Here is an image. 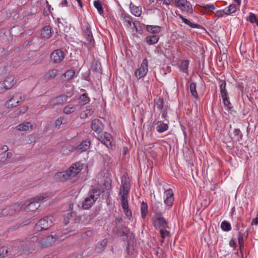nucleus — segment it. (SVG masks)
<instances>
[{
    "mask_svg": "<svg viewBox=\"0 0 258 258\" xmlns=\"http://www.w3.org/2000/svg\"><path fill=\"white\" fill-rule=\"evenodd\" d=\"M48 196V193H43L30 199L28 202H26L24 204H19L23 205L22 210H28L31 211H35L40 206L39 201L47 198Z\"/></svg>",
    "mask_w": 258,
    "mask_h": 258,
    "instance_id": "nucleus-1",
    "label": "nucleus"
},
{
    "mask_svg": "<svg viewBox=\"0 0 258 258\" xmlns=\"http://www.w3.org/2000/svg\"><path fill=\"white\" fill-rule=\"evenodd\" d=\"M54 220L53 216H44L35 224V231L40 232L49 229L53 225Z\"/></svg>",
    "mask_w": 258,
    "mask_h": 258,
    "instance_id": "nucleus-2",
    "label": "nucleus"
},
{
    "mask_svg": "<svg viewBox=\"0 0 258 258\" xmlns=\"http://www.w3.org/2000/svg\"><path fill=\"white\" fill-rule=\"evenodd\" d=\"M121 183L119 194L121 195V197L128 198L131 184L127 174H125L123 175L121 178Z\"/></svg>",
    "mask_w": 258,
    "mask_h": 258,
    "instance_id": "nucleus-3",
    "label": "nucleus"
},
{
    "mask_svg": "<svg viewBox=\"0 0 258 258\" xmlns=\"http://www.w3.org/2000/svg\"><path fill=\"white\" fill-rule=\"evenodd\" d=\"M22 205L14 203L3 209L1 215L3 216H8L14 215L15 213L22 211Z\"/></svg>",
    "mask_w": 258,
    "mask_h": 258,
    "instance_id": "nucleus-4",
    "label": "nucleus"
},
{
    "mask_svg": "<svg viewBox=\"0 0 258 258\" xmlns=\"http://www.w3.org/2000/svg\"><path fill=\"white\" fill-rule=\"evenodd\" d=\"M175 6L187 14L193 13V9L190 3L187 0H174Z\"/></svg>",
    "mask_w": 258,
    "mask_h": 258,
    "instance_id": "nucleus-5",
    "label": "nucleus"
},
{
    "mask_svg": "<svg viewBox=\"0 0 258 258\" xmlns=\"http://www.w3.org/2000/svg\"><path fill=\"white\" fill-rule=\"evenodd\" d=\"M91 145L90 140H85L77 146H70V150L72 152H75L77 154H80L86 151L89 149Z\"/></svg>",
    "mask_w": 258,
    "mask_h": 258,
    "instance_id": "nucleus-6",
    "label": "nucleus"
},
{
    "mask_svg": "<svg viewBox=\"0 0 258 258\" xmlns=\"http://www.w3.org/2000/svg\"><path fill=\"white\" fill-rule=\"evenodd\" d=\"M148 72V61L146 58H145L141 64V67L136 70L135 75L137 79H140L144 77Z\"/></svg>",
    "mask_w": 258,
    "mask_h": 258,
    "instance_id": "nucleus-7",
    "label": "nucleus"
},
{
    "mask_svg": "<svg viewBox=\"0 0 258 258\" xmlns=\"http://www.w3.org/2000/svg\"><path fill=\"white\" fill-rule=\"evenodd\" d=\"M96 138L101 143L105 145L108 149L112 148L113 138L110 134L104 132L102 135H98Z\"/></svg>",
    "mask_w": 258,
    "mask_h": 258,
    "instance_id": "nucleus-8",
    "label": "nucleus"
},
{
    "mask_svg": "<svg viewBox=\"0 0 258 258\" xmlns=\"http://www.w3.org/2000/svg\"><path fill=\"white\" fill-rule=\"evenodd\" d=\"M65 54L64 52L60 49H57L53 50L50 54V58L51 61L54 64H58L63 61Z\"/></svg>",
    "mask_w": 258,
    "mask_h": 258,
    "instance_id": "nucleus-9",
    "label": "nucleus"
},
{
    "mask_svg": "<svg viewBox=\"0 0 258 258\" xmlns=\"http://www.w3.org/2000/svg\"><path fill=\"white\" fill-rule=\"evenodd\" d=\"M153 224L156 229L160 228L166 229L169 228L168 223L166 220L162 216V215L154 216Z\"/></svg>",
    "mask_w": 258,
    "mask_h": 258,
    "instance_id": "nucleus-10",
    "label": "nucleus"
},
{
    "mask_svg": "<svg viewBox=\"0 0 258 258\" xmlns=\"http://www.w3.org/2000/svg\"><path fill=\"white\" fill-rule=\"evenodd\" d=\"M58 238V236L56 234L48 235L45 238L40 240L39 244L42 248L47 247L53 243Z\"/></svg>",
    "mask_w": 258,
    "mask_h": 258,
    "instance_id": "nucleus-11",
    "label": "nucleus"
},
{
    "mask_svg": "<svg viewBox=\"0 0 258 258\" xmlns=\"http://www.w3.org/2000/svg\"><path fill=\"white\" fill-rule=\"evenodd\" d=\"M68 99V96L62 94L53 98L49 103V105L52 107L56 105H62L67 102Z\"/></svg>",
    "mask_w": 258,
    "mask_h": 258,
    "instance_id": "nucleus-12",
    "label": "nucleus"
},
{
    "mask_svg": "<svg viewBox=\"0 0 258 258\" xmlns=\"http://www.w3.org/2000/svg\"><path fill=\"white\" fill-rule=\"evenodd\" d=\"M164 122L162 120H154L153 124L156 125V130L159 133H162L167 131L169 128V120Z\"/></svg>",
    "mask_w": 258,
    "mask_h": 258,
    "instance_id": "nucleus-13",
    "label": "nucleus"
},
{
    "mask_svg": "<svg viewBox=\"0 0 258 258\" xmlns=\"http://www.w3.org/2000/svg\"><path fill=\"white\" fill-rule=\"evenodd\" d=\"M127 199L124 197H121V205L124 214L130 219L132 217V213L129 209Z\"/></svg>",
    "mask_w": 258,
    "mask_h": 258,
    "instance_id": "nucleus-14",
    "label": "nucleus"
},
{
    "mask_svg": "<svg viewBox=\"0 0 258 258\" xmlns=\"http://www.w3.org/2000/svg\"><path fill=\"white\" fill-rule=\"evenodd\" d=\"M72 171L71 170H70L69 169L67 170L59 172L56 173L54 177L56 179L60 180V181H63L67 180L70 177H73V174L71 173Z\"/></svg>",
    "mask_w": 258,
    "mask_h": 258,
    "instance_id": "nucleus-15",
    "label": "nucleus"
},
{
    "mask_svg": "<svg viewBox=\"0 0 258 258\" xmlns=\"http://www.w3.org/2000/svg\"><path fill=\"white\" fill-rule=\"evenodd\" d=\"M165 199L164 200L165 204L168 206L172 207L174 201V194L172 189H169L166 190L164 192Z\"/></svg>",
    "mask_w": 258,
    "mask_h": 258,
    "instance_id": "nucleus-16",
    "label": "nucleus"
},
{
    "mask_svg": "<svg viewBox=\"0 0 258 258\" xmlns=\"http://www.w3.org/2000/svg\"><path fill=\"white\" fill-rule=\"evenodd\" d=\"M91 128L94 132L100 133L103 130L104 125L100 119L96 118L92 121Z\"/></svg>",
    "mask_w": 258,
    "mask_h": 258,
    "instance_id": "nucleus-17",
    "label": "nucleus"
},
{
    "mask_svg": "<svg viewBox=\"0 0 258 258\" xmlns=\"http://www.w3.org/2000/svg\"><path fill=\"white\" fill-rule=\"evenodd\" d=\"M101 194V191L97 188H93L88 192L87 198L93 200L94 202L97 201Z\"/></svg>",
    "mask_w": 258,
    "mask_h": 258,
    "instance_id": "nucleus-18",
    "label": "nucleus"
},
{
    "mask_svg": "<svg viewBox=\"0 0 258 258\" xmlns=\"http://www.w3.org/2000/svg\"><path fill=\"white\" fill-rule=\"evenodd\" d=\"M118 228L121 231L122 235H125L127 238V246L130 247V246H133L134 244V238L132 239L131 237H130V238H128V234H129L128 228L126 226H125V225H121V226H119L118 227Z\"/></svg>",
    "mask_w": 258,
    "mask_h": 258,
    "instance_id": "nucleus-19",
    "label": "nucleus"
},
{
    "mask_svg": "<svg viewBox=\"0 0 258 258\" xmlns=\"http://www.w3.org/2000/svg\"><path fill=\"white\" fill-rule=\"evenodd\" d=\"M22 98V93L20 92L16 93L13 97L7 102V103L12 106V107H16L20 104L19 98Z\"/></svg>",
    "mask_w": 258,
    "mask_h": 258,
    "instance_id": "nucleus-20",
    "label": "nucleus"
},
{
    "mask_svg": "<svg viewBox=\"0 0 258 258\" xmlns=\"http://www.w3.org/2000/svg\"><path fill=\"white\" fill-rule=\"evenodd\" d=\"M120 18L123 21L124 25L126 28H130L133 23V17L127 13H122L120 16Z\"/></svg>",
    "mask_w": 258,
    "mask_h": 258,
    "instance_id": "nucleus-21",
    "label": "nucleus"
},
{
    "mask_svg": "<svg viewBox=\"0 0 258 258\" xmlns=\"http://www.w3.org/2000/svg\"><path fill=\"white\" fill-rule=\"evenodd\" d=\"M16 83V80L14 76H11L7 77L3 82V86L6 90L9 89Z\"/></svg>",
    "mask_w": 258,
    "mask_h": 258,
    "instance_id": "nucleus-22",
    "label": "nucleus"
},
{
    "mask_svg": "<svg viewBox=\"0 0 258 258\" xmlns=\"http://www.w3.org/2000/svg\"><path fill=\"white\" fill-rule=\"evenodd\" d=\"M51 28L49 25L44 26L41 30V38L47 39L51 36Z\"/></svg>",
    "mask_w": 258,
    "mask_h": 258,
    "instance_id": "nucleus-23",
    "label": "nucleus"
},
{
    "mask_svg": "<svg viewBox=\"0 0 258 258\" xmlns=\"http://www.w3.org/2000/svg\"><path fill=\"white\" fill-rule=\"evenodd\" d=\"M152 211L155 214L154 216L162 215V204L160 202H155L152 205Z\"/></svg>",
    "mask_w": 258,
    "mask_h": 258,
    "instance_id": "nucleus-24",
    "label": "nucleus"
},
{
    "mask_svg": "<svg viewBox=\"0 0 258 258\" xmlns=\"http://www.w3.org/2000/svg\"><path fill=\"white\" fill-rule=\"evenodd\" d=\"M58 73V70L56 69L49 70L43 76V79L49 80L54 79Z\"/></svg>",
    "mask_w": 258,
    "mask_h": 258,
    "instance_id": "nucleus-25",
    "label": "nucleus"
},
{
    "mask_svg": "<svg viewBox=\"0 0 258 258\" xmlns=\"http://www.w3.org/2000/svg\"><path fill=\"white\" fill-rule=\"evenodd\" d=\"M177 16L180 19L182 20V22L184 23H185V24L188 25L190 28H198V29H200V28H201V25H200L199 24H195V23H192L191 22H190L187 19L185 18L182 15L177 14Z\"/></svg>",
    "mask_w": 258,
    "mask_h": 258,
    "instance_id": "nucleus-26",
    "label": "nucleus"
},
{
    "mask_svg": "<svg viewBox=\"0 0 258 258\" xmlns=\"http://www.w3.org/2000/svg\"><path fill=\"white\" fill-rule=\"evenodd\" d=\"M82 168V165H81L80 163L77 162L70 167L69 168V170L72 171L71 173L73 174V176L75 177L81 171Z\"/></svg>",
    "mask_w": 258,
    "mask_h": 258,
    "instance_id": "nucleus-27",
    "label": "nucleus"
},
{
    "mask_svg": "<svg viewBox=\"0 0 258 258\" xmlns=\"http://www.w3.org/2000/svg\"><path fill=\"white\" fill-rule=\"evenodd\" d=\"M106 239H104L99 242L97 243L95 246V251L97 253L101 252L104 249L107 244Z\"/></svg>",
    "mask_w": 258,
    "mask_h": 258,
    "instance_id": "nucleus-28",
    "label": "nucleus"
},
{
    "mask_svg": "<svg viewBox=\"0 0 258 258\" xmlns=\"http://www.w3.org/2000/svg\"><path fill=\"white\" fill-rule=\"evenodd\" d=\"M130 9L133 15L136 17H139L142 14V9L141 7H137L131 3L130 5Z\"/></svg>",
    "mask_w": 258,
    "mask_h": 258,
    "instance_id": "nucleus-29",
    "label": "nucleus"
},
{
    "mask_svg": "<svg viewBox=\"0 0 258 258\" xmlns=\"http://www.w3.org/2000/svg\"><path fill=\"white\" fill-rule=\"evenodd\" d=\"M147 31L152 34H157L160 32L161 27L157 25H147L146 26Z\"/></svg>",
    "mask_w": 258,
    "mask_h": 258,
    "instance_id": "nucleus-30",
    "label": "nucleus"
},
{
    "mask_svg": "<svg viewBox=\"0 0 258 258\" xmlns=\"http://www.w3.org/2000/svg\"><path fill=\"white\" fill-rule=\"evenodd\" d=\"M159 39V36L153 35L146 37V41L149 45H153L157 43Z\"/></svg>",
    "mask_w": 258,
    "mask_h": 258,
    "instance_id": "nucleus-31",
    "label": "nucleus"
},
{
    "mask_svg": "<svg viewBox=\"0 0 258 258\" xmlns=\"http://www.w3.org/2000/svg\"><path fill=\"white\" fill-rule=\"evenodd\" d=\"M217 80L219 83V88L221 95L224 94H227L228 91L226 88V82L225 80H221L220 78H217Z\"/></svg>",
    "mask_w": 258,
    "mask_h": 258,
    "instance_id": "nucleus-32",
    "label": "nucleus"
},
{
    "mask_svg": "<svg viewBox=\"0 0 258 258\" xmlns=\"http://www.w3.org/2000/svg\"><path fill=\"white\" fill-rule=\"evenodd\" d=\"M148 213V206L146 203L143 201L141 203V214L143 219H145Z\"/></svg>",
    "mask_w": 258,
    "mask_h": 258,
    "instance_id": "nucleus-33",
    "label": "nucleus"
},
{
    "mask_svg": "<svg viewBox=\"0 0 258 258\" xmlns=\"http://www.w3.org/2000/svg\"><path fill=\"white\" fill-rule=\"evenodd\" d=\"M95 202L93 200H91L87 197H86L82 202V207L84 209H90L94 204Z\"/></svg>",
    "mask_w": 258,
    "mask_h": 258,
    "instance_id": "nucleus-34",
    "label": "nucleus"
},
{
    "mask_svg": "<svg viewBox=\"0 0 258 258\" xmlns=\"http://www.w3.org/2000/svg\"><path fill=\"white\" fill-rule=\"evenodd\" d=\"M32 126V125H31L29 122H25L18 125L16 128L19 131H27L29 130L30 127Z\"/></svg>",
    "mask_w": 258,
    "mask_h": 258,
    "instance_id": "nucleus-35",
    "label": "nucleus"
},
{
    "mask_svg": "<svg viewBox=\"0 0 258 258\" xmlns=\"http://www.w3.org/2000/svg\"><path fill=\"white\" fill-rule=\"evenodd\" d=\"M189 60L187 59L182 60L179 66V70L183 73H187L188 71Z\"/></svg>",
    "mask_w": 258,
    "mask_h": 258,
    "instance_id": "nucleus-36",
    "label": "nucleus"
},
{
    "mask_svg": "<svg viewBox=\"0 0 258 258\" xmlns=\"http://www.w3.org/2000/svg\"><path fill=\"white\" fill-rule=\"evenodd\" d=\"M224 10L225 15H230L236 11V6L235 4H231Z\"/></svg>",
    "mask_w": 258,
    "mask_h": 258,
    "instance_id": "nucleus-37",
    "label": "nucleus"
},
{
    "mask_svg": "<svg viewBox=\"0 0 258 258\" xmlns=\"http://www.w3.org/2000/svg\"><path fill=\"white\" fill-rule=\"evenodd\" d=\"M80 102L82 105H85L89 103L90 100L89 97L87 93H83L79 97Z\"/></svg>",
    "mask_w": 258,
    "mask_h": 258,
    "instance_id": "nucleus-38",
    "label": "nucleus"
},
{
    "mask_svg": "<svg viewBox=\"0 0 258 258\" xmlns=\"http://www.w3.org/2000/svg\"><path fill=\"white\" fill-rule=\"evenodd\" d=\"M94 6L97 10L98 13L102 15L104 13L103 8L101 2L99 0L94 1Z\"/></svg>",
    "mask_w": 258,
    "mask_h": 258,
    "instance_id": "nucleus-39",
    "label": "nucleus"
},
{
    "mask_svg": "<svg viewBox=\"0 0 258 258\" xmlns=\"http://www.w3.org/2000/svg\"><path fill=\"white\" fill-rule=\"evenodd\" d=\"M189 90L192 96L197 99H199L198 94L196 90V83L192 82L190 84Z\"/></svg>",
    "mask_w": 258,
    "mask_h": 258,
    "instance_id": "nucleus-40",
    "label": "nucleus"
},
{
    "mask_svg": "<svg viewBox=\"0 0 258 258\" xmlns=\"http://www.w3.org/2000/svg\"><path fill=\"white\" fill-rule=\"evenodd\" d=\"M221 228L224 231L228 232L231 229L230 223L227 221H223L221 222Z\"/></svg>",
    "mask_w": 258,
    "mask_h": 258,
    "instance_id": "nucleus-41",
    "label": "nucleus"
},
{
    "mask_svg": "<svg viewBox=\"0 0 258 258\" xmlns=\"http://www.w3.org/2000/svg\"><path fill=\"white\" fill-rule=\"evenodd\" d=\"M233 135L237 141H240L242 140L243 135L239 128H235L233 131Z\"/></svg>",
    "mask_w": 258,
    "mask_h": 258,
    "instance_id": "nucleus-42",
    "label": "nucleus"
},
{
    "mask_svg": "<svg viewBox=\"0 0 258 258\" xmlns=\"http://www.w3.org/2000/svg\"><path fill=\"white\" fill-rule=\"evenodd\" d=\"M76 110V107L74 105L69 104L63 108V112L69 114L74 112Z\"/></svg>",
    "mask_w": 258,
    "mask_h": 258,
    "instance_id": "nucleus-43",
    "label": "nucleus"
},
{
    "mask_svg": "<svg viewBox=\"0 0 258 258\" xmlns=\"http://www.w3.org/2000/svg\"><path fill=\"white\" fill-rule=\"evenodd\" d=\"M67 120L64 116H60L55 121V127L59 129L61 124H66Z\"/></svg>",
    "mask_w": 258,
    "mask_h": 258,
    "instance_id": "nucleus-44",
    "label": "nucleus"
},
{
    "mask_svg": "<svg viewBox=\"0 0 258 258\" xmlns=\"http://www.w3.org/2000/svg\"><path fill=\"white\" fill-rule=\"evenodd\" d=\"M140 23L138 21H134L133 23V25L134 26V29L135 30L137 33L139 34H142L143 32V30L141 26H138V25H140Z\"/></svg>",
    "mask_w": 258,
    "mask_h": 258,
    "instance_id": "nucleus-45",
    "label": "nucleus"
},
{
    "mask_svg": "<svg viewBox=\"0 0 258 258\" xmlns=\"http://www.w3.org/2000/svg\"><path fill=\"white\" fill-rule=\"evenodd\" d=\"M9 249L7 246H3L0 248V258H4L9 253Z\"/></svg>",
    "mask_w": 258,
    "mask_h": 258,
    "instance_id": "nucleus-46",
    "label": "nucleus"
},
{
    "mask_svg": "<svg viewBox=\"0 0 258 258\" xmlns=\"http://www.w3.org/2000/svg\"><path fill=\"white\" fill-rule=\"evenodd\" d=\"M75 74V71L72 70H69L66 71L64 74L63 75L65 78L67 79V80H70L72 79Z\"/></svg>",
    "mask_w": 258,
    "mask_h": 258,
    "instance_id": "nucleus-47",
    "label": "nucleus"
},
{
    "mask_svg": "<svg viewBox=\"0 0 258 258\" xmlns=\"http://www.w3.org/2000/svg\"><path fill=\"white\" fill-rule=\"evenodd\" d=\"M30 219H27L26 220L24 221L23 222H22L20 224H17L16 225L12 227L11 228H10V230H16L17 228H18L19 227H20V226L27 225L30 224Z\"/></svg>",
    "mask_w": 258,
    "mask_h": 258,
    "instance_id": "nucleus-48",
    "label": "nucleus"
},
{
    "mask_svg": "<svg viewBox=\"0 0 258 258\" xmlns=\"http://www.w3.org/2000/svg\"><path fill=\"white\" fill-rule=\"evenodd\" d=\"M202 8L206 11H210L212 12L213 10H215L216 9V7L214 5L211 4V5H203L201 6Z\"/></svg>",
    "mask_w": 258,
    "mask_h": 258,
    "instance_id": "nucleus-49",
    "label": "nucleus"
},
{
    "mask_svg": "<svg viewBox=\"0 0 258 258\" xmlns=\"http://www.w3.org/2000/svg\"><path fill=\"white\" fill-rule=\"evenodd\" d=\"M248 18V20L251 23H255L258 26V18L256 17L255 14L251 13H250Z\"/></svg>",
    "mask_w": 258,
    "mask_h": 258,
    "instance_id": "nucleus-50",
    "label": "nucleus"
},
{
    "mask_svg": "<svg viewBox=\"0 0 258 258\" xmlns=\"http://www.w3.org/2000/svg\"><path fill=\"white\" fill-rule=\"evenodd\" d=\"M157 108L161 110L163 108L164 106V100L163 98L159 97L156 101Z\"/></svg>",
    "mask_w": 258,
    "mask_h": 258,
    "instance_id": "nucleus-51",
    "label": "nucleus"
},
{
    "mask_svg": "<svg viewBox=\"0 0 258 258\" xmlns=\"http://www.w3.org/2000/svg\"><path fill=\"white\" fill-rule=\"evenodd\" d=\"M95 64H96V67H95V66H93V67H92V69L95 72H97L100 74H101L102 70L101 68L100 63V62H99V63L96 62Z\"/></svg>",
    "mask_w": 258,
    "mask_h": 258,
    "instance_id": "nucleus-52",
    "label": "nucleus"
},
{
    "mask_svg": "<svg viewBox=\"0 0 258 258\" xmlns=\"http://www.w3.org/2000/svg\"><path fill=\"white\" fill-rule=\"evenodd\" d=\"M224 106H225V107L226 108V109L228 111H231L233 109V105H232V104L231 103L230 100H228L227 101L225 102V103H223Z\"/></svg>",
    "mask_w": 258,
    "mask_h": 258,
    "instance_id": "nucleus-53",
    "label": "nucleus"
},
{
    "mask_svg": "<svg viewBox=\"0 0 258 258\" xmlns=\"http://www.w3.org/2000/svg\"><path fill=\"white\" fill-rule=\"evenodd\" d=\"M84 33L86 37L92 34L91 30V26L88 23H87L86 24V29L84 30Z\"/></svg>",
    "mask_w": 258,
    "mask_h": 258,
    "instance_id": "nucleus-54",
    "label": "nucleus"
},
{
    "mask_svg": "<svg viewBox=\"0 0 258 258\" xmlns=\"http://www.w3.org/2000/svg\"><path fill=\"white\" fill-rule=\"evenodd\" d=\"M161 116L162 118L164 119V121H167L168 120L167 119L168 114H167V109L166 107H165L163 110L161 112Z\"/></svg>",
    "mask_w": 258,
    "mask_h": 258,
    "instance_id": "nucleus-55",
    "label": "nucleus"
},
{
    "mask_svg": "<svg viewBox=\"0 0 258 258\" xmlns=\"http://www.w3.org/2000/svg\"><path fill=\"white\" fill-rule=\"evenodd\" d=\"M160 233L161 234V237L164 239L166 236H168L170 234L169 231H167L166 229H161L160 231Z\"/></svg>",
    "mask_w": 258,
    "mask_h": 258,
    "instance_id": "nucleus-56",
    "label": "nucleus"
},
{
    "mask_svg": "<svg viewBox=\"0 0 258 258\" xmlns=\"http://www.w3.org/2000/svg\"><path fill=\"white\" fill-rule=\"evenodd\" d=\"M225 10H221L217 11L215 13V16L218 18H220L223 17L225 15Z\"/></svg>",
    "mask_w": 258,
    "mask_h": 258,
    "instance_id": "nucleus-57",
    "label": "nucleus"
},
{
    "mask_svg": "<svg viewBox=\"0 0 258 258\" xmlns=\"http://www.w3.org/2000/svg\"><path fill=\"white\" fill-rule=\"evenodd\" d=\"M244 233L241 231L238 232V243H244L243 239Z\"/></svg>",
    "mask_w": 258,
    "mask_h": 258,
    "instance_id": "nucleus-58",
    "label": "nucleus"
},
{
    "mask_svg": "<svg viewBox=\"0 0 258 258\" xmlns=\"http://www.w3.org/2000/svg\"><path fill=\"white\" fill-rule=\"evenodd\" d=\"M1 162L3 164H6V161L7 160V156L5 153H2L0 154Z\"/></svg>",
    "mask_w": 258,
    "mask_h": 258,
    "instance_id": "nucleus-59",
    "label": "nucleus"
},
{
    "mask_svg": "<svg viewBox=\"0 0 258 258\" xmlns=\"http://www.w3.org/2000/svg\"><path fill=\"white\" fill-rule=\"evenodd\" d=\"M87 40L90 43V44L93 45L95 43V41L93 36V35L87 36L86 37Z\"/></svg>",
    "mask_w": 258,
    "mask_h": 258,
    "instance_id": "nucleus-60",
    "label": "nucleus"
},
{
    "mask_svg": "<svg viewBox=\"0 0 258 258\" xmlns=\"http://www.w3.org/2000/svg\"><path fill=\"white\" fill-rule=\"evenodd\" d=\"M84 112L85 116L87 117L88 116L91 115L94 112V110L92 108H87Z\"/></svg>",
    "mask_w": 258,
    "mask_h": 258,
    "instance_id": "nucleus-61",
    "label": "nucleus"
},
{
    "mask_svg": "<svg viewBox=\"0 0 258 258\" xmlns=\"http://www.w3.org/2000/svg\"><path fill=\"white\" fill-rule=\"evenodd\" d=\"M94 233V231L93 230H88L84 232V236L91 237Z\"/></svg>",
    "mask_w": 258,
    "mask_h": 258,
    "instance_id": "nucleus-62",
    "label": "nucleus"
},
{
    "mask_svg": "<svg viewBox=\"0 0 258 258\" xmlns=\"http://www.w3.org/2000/svg\"><path fill=\"white\" fill-rule=\"evenodd\" d=\"M28 106H23L22 107L19 108V109H18L19 113V114L24 113L28 110ZM17 114H18V113H17Z\"/></svg>",
    "mask_w": 258,
    "mask_h": 258,
    "instance_id": "nucleus-63",
    "label": "nucleus"
},
{
    "mask_svg": "<svg viewBox=\"0 0 258 258\" xmlns=\"http://www.w3.org/2000/svg\"><path fill=\"white\" fill-rule=\"evenodd\" d=\"M221 96L223 103H225L226 101L229 100V97L228 95V93L224 94L223 95H221Z\"/></svg>",
    "mask_w": 258,
    "mask_h": 258,
    "instance_id": "nucleus-64",
    "label": "nucleus"
}]
</instances>
